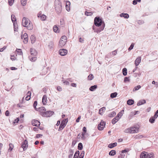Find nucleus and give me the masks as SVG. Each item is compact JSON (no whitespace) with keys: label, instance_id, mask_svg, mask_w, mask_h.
Masks as SVG:
<instances>
[{"label":"nucleus","instance_id":"a878e982","mask_svg":"<svg viewBox=\"0 0 158 158\" xmlns=\"http://www.w3.org/2000/svg\"><path fill=\"white\" fill-rule=\"evenodd\" d=\"M35 37L34 35H32L31 36V40L32 44H33L35 42Z\"/></svg>","mask_w":158,"mask_h":158},{"label":"nucleus","instance_id":"423d86ee","mask_svg":"<svg viewBox=\"0 0 158 158\" xmlns=\"http://www.w3.org/2000/svg\"><path fill=\"white\" fill-rule=\"evenodd\" d=\"M68 121V118L64 119L61 122L58 129V131L62 130L66 126Z\"/></svg>","mask_w":158,"mask_h":158},{"label":"nucleus","instance_id":"13d9d810","mask_svg":"<svg viewBox=\"0 0 158 158\" xmlns=\"http://www.w3.org/2000/svg\"><path fill=\"white\" fill-rule=\"evenodd\" d=\"M94 76L93 75L91 74H89V80H92L94 78Z\"/></svg>","mask_w":158,"mask_h":158},{"label":"nucleus","instance_id":"4d7b16f0","mask_svg":"<svg viewBox=\"0 0 158 158\" xmlns=\"http://www.w3.org/2000/svg\"><path fill=\"white\" fill-rule=\"evenodd\" d=\"M84 156V151H82L80 155L79 156L81 157H83V158Z\"/></svg>","mask_w":158,"mask_h":158},{"label":"nucleus","instance_id":"bb28decb","mask_svg":"<svg viewBox=\"0 0 158 158\" xmlns=\"http://www.w3.org/2000/svg\"><path fill=\"white\" fill-rule=\"evenodd\" d=\"M97 88V86L95 85L93 86H91L89 88V90L91 91H94Z\"/></svg>","mask_w":158,"mask_h":158},{"label":"nucleus","instance_id":"bf43d9fd","mask_svg":"<svg viewBox=\"0 0 158 158\" xmlns=\"http://www.w3.org/2000/svg\"><path fill=\"white\" fill-rule=\"evenodd\" d=\"M57 90L59 91H61L62 90V88L61 87H60V86H58L57 87Z\"/></svg>","mask_w":158,"mask_h":158},{"label":"nucleus","instance_id":"ea45409f","mask_svg":"<svg viewBox=\"0 0 158 158\" xmlns=\"http://www.w3.org/2000/svg\"><path fill=\"white\" fill-rule=\"evenodd\" d=\"M117 93L116 92L112 93L110 94V97L112 98H113L117 96Z\"/></svg>","mask_w":158,"mask_h":158},{"label":"nucleus","instance_id":"8fccbe9b","mask_svg":"<svg viewBox=\"0 0 158 158\" xmlns=\"http://www.w3.org/2000/svg\"><path fill=\"white\" fill-rule=\"evenodd\" d=\"M60 25H61L62 26L64 25V20L63 19H60Z\"/></svg>","mask_w":158,"mask_h":158},{"label":"nucleus","instance_id":"7ed1b4c3","mask_svg":"<svg viewBox=\"0 0 158 158\" xmlns=\"http://www.w3.org/2000/svg\"><path fill=\"white\" fill-rule=\"evenodd\" d=\"M55 9L57 14H60L62 11V6L61 3L59 0H56L55 1Z\"/></svg>","mask_w":158,"mask_h":158},{"label":"nucleus","instance_id":"ddd939ff","mask_svg":"<svg viewBox=\"0 0 158 158\" xmlns=\"http://www.w3.org/2000/svg\"><path fill=\"white\" fill-rule=\"evenodd\" d=\"M131 133H136L137 132L139 131V128L137 127H130Z\"/></svg>","mask_w":158,"mask_h":158},{"label":"nucleus","instance_id":"473e14b6","mask_svg":"<svg viewBox=\"0 0 158 158\" xmlns=\"http://www.w3.org/2000/svg\"><path fill=\"white\" fill-rule=\"evenodd\" d=\"M11 19L12 22L14 24L15 22L16 21V19L15 18V15H11Z\"/></svg>","mask_w":158,"mask_h":158},{"label":"nucleus","instance_id":"a18cd8bd","mask_svg":"<svg viewBox=\"0 0 158 158\" xmlns=\"http://www.w3.org/2000/svg\"><path fill=\"white\" fill-rule=\"evenodd\" d=\"M104 28V26H102L100 28L98 29L97 30V33L100 32L102 31L103 30Z\"/></svg>","mask_w":158,"mask_h":158},{"label":"nucleus","instance_id":"58836bf2","mask_svg":"<svg viewBox=\"0 0 158 158\" xmlns=\"http://www.w3.org/2000/svg\"><path fill=\"white\" fill-rule=\"evenodd\" d=\"M46 16L44 15H42L40 16V19L42 21H44L46 20Z\"/></svg>","mask_w":158,"mask_h":158},{"label":"nucleus","instance_id":"2f4dec72","mask_svg":"<svg viewBox=\"0 0 158 158\" xmlns=\"http://www.w3.org/2000/svg\"><path fill=\"white\" fill-rule=\"evenodd\" d=\"M124 112V110H123L119 112L116 116L119 118V119L122 117L123 115V113Z\"/></svg>","mask_w":158,"mask_h":158},{"label":"nucleus","instance_id":"b1692460","mask_svg":"<svg viewBox=\"0 0 158 158\" xmlns=\"http://www.w3.org/2000/svg\"><path fill=\"white\" fill-rule=\"evenodd\" d=\"M47 96L45 95H44L42 98V102L43 104L45 105L47 103Z\"/></svg>","mask_w":158,"mask_h":158},{"label":"nucleus","instance_id":"f704fd0d","mask_svg":"<svg viewBox=\"0 0 158 158\" xmlns=\"http://www.w3.org/2000/svg\"><path fill=\"white\" fill-rule=\"evenodd\" d=\"M54 46V43L52 41L50 42L48 45V46L49 48H52Z\"/></svg>","mask_w":158,"mask_h":158},{"label":"nucleus","instance_id":"864d4df0","mask_svg":"<svg viewBox=\"0 0 158 158\" xmlns=\"http://www.w3.org/2000/svg\"><path fill=\"white\" fill-rule=\"evenodd\" d=\"M9 149L11 151L13 148V145L11 143H10L9 144Z\"/></svg>","mask_w":158,"mask_h":158},{"label":"nucleus","instance_id":"a19ab883","mask_svg":"<svg viewBox=\"0 0 158 158\" xmlns=\"http://www.w3.org/2000/svg\"><path fill=\"white\" fill-rule=\"evenodd\" d=\"M123 73L124 76L127 75V69L126 68H124L123 69Z\"/></svg>","mask_w":158,"mask_h":158},{"label":"nucleus","instance_id":"338daca9","mask_svg":"<svg viewBox=\"0 0 158 158\" xmlns=\"http://www.w3.org/2000/svg\"><path fill=\"white\" fill-rule=\"evenodd\" d=\"M9 112L8 110H7L5 112V115L6 116H9Z\"/></svg>","mask_w":158,"mask_h":158},{"label":"nucleus","instance_id":"2eb2a0df","mask_svg":"<svg viewBox=\"0 0 158 158\" xmlns=\"http://www.w3.org/2000/svg\"><path fill=\"white\" fill-rule=\"evenodd\" d=\"M67 42V40H60L59 42V46L61 47H62L64 46Z\"/></svg>","mask_w":158,"mask_h":158},{"label":"nucleus","instance_id":"aec40b11","mask_svg":"<svg viewBox=\"0 0 158 158\" xmlns=\"http://www.w3.org/2000/svg\"><path fill=\"white\" fill-rule=\"evenodd\" d=\"M117 145V143L116 142L114 143H111L109 144L108 146V147L110 148H112L116 146Z\"/></svg>","mask_w":158,"mask_h":158},{"label":"nucleus","instance_id":"c756f323","mask_svg":"<svg viewBox=\"0 0 158 158\" xmlns=\"http://www.w3.org/2000/svg\"><path fill=\"white\" fill-rule=\"evenodd\" d=\"M79 151H77L75 153L73 158H78V156L79 155Z\"/></svg>","mask_w":158,"mask_h":158},{"label":"nucleus","instance_id":"3c124183","mask_svg":"<svg viewBox=\"0 0 158 158\" xmlns=\"http://www.w3.org/2000/svg\"><path fill=\"white\" fill-rule=\"evenodd\" d=\"M125 156V155L123 153L121 152L120 155L118 156V158H123Z\"/></svg>","mask_w":158,"mask_h":158},{"label":"nucleus","instance_id":"f8f14e48","mask_svg":"<svg viewBox=\"0 0 158 158\" xmlns=\"http://www.w3.org/2000/svg\"><path fill=\"white\" fill-rule=\"evenodd\" d=\"M59 54L62 56H64L67 53V51L65 49H61L59 50Z\"/></svg>","mask_w":158,"mask_h":158},{"label":"nucleus","instance_id":"5701e85b","mask_svg":"<svg viewBox=\"0 0 158 158\" xmlns=\"http://www.w3.org/2000/svg\"><path fill=\"white\" fill-rule=\"evenodd\" d=\"M69 158H72L73 154V150L72 149H70L69 151Z\"/></svg>","mask_w":158,"mask_h":158},{"label":"nucleus","instance_id":"09e8293b","mask_svg":"<svg viewBox=\"0 0 158 158\" xmlns=\"http://www.w3.org/2000/svg\"><path fill=\"white\" fill-rule=\"evenodd\" d=\"M14 1V0H8L9 5L10 6H12L13 4Z\"/></svg>","mask_w":158,"mask_h":158},{"label":"nucleus","instance_id":"c9c22d12","mask_svg":"<svg viewBox=\"0 0 158 158\" xmlns=\"http://www.w3.org/2000/svg\"><path fill=\"white\" fill-rule=\"evenodd\" d=\"M141 86L140 85H138L135 86L133 89V91H135L138 90L141 88Z\"/></svg>","mask_w":158,"mask_h":158},{"label":"nucleus","instance_id":"dca6fc26","mask_svg":"<svg viewBox=\"0 0 158 158\" xmlns=\"http://www.w3.org/2000/svg\"><path fill=\"white\" fill-rule=\"evenodd\" d=\"M141 60V58L140 57H137L135 61V64L136 66H138L140 63Z\"/></svg>","mask_w":158,"mask_h":158},{"label":"nucleus","instance_id":"79ce46f5","mask_svg":"<svg viewBox=\"0 0 158 158\" xmlns=\"http://www.w3.org/2000/svg\"><path fill=\"white\" fill-rule=\"evenodd\" d=\"M16 51L18 55H22L23 54L22 52V51L21 49H17L16 50Z\"/></svg>","mask_w":158,"mask_h":158},{"label":"nucleus","instance_id":"6ab92c4d","mask_svg":"<svg viewBox=\"0 0 158 158\" xmlns=\"http://www.w3.org/2000/svg\"><path fill=\"white\" fill-rule=\"evenodd\" d=\"M121 17H123L124 18L128 19L129 17V15L128 14L123 13L120 15Z\"/></svg>","mask_w":158,"mask_h":158},{"label":"nucleus","instance_id":"c85d7f7f","mask_svg":"<svg viewBox=\"0 0 158 158\" xmlns=\"http://www.w3.org/2000/svg\"><path fill=\"white\" fill-rule=\"evenodd\" d=\"M116 114V113L115 112L113 111L112 112H111L110 113L108 114V116L109 117H113L114 116H115V115Z\"/></svg>","mask_w":158,"mask_h":158},{"label":"nucleus","instance_id":"20e7f679","mask_svg":"<svg viewBox=\"0 0 158 158\" xmlns=\"http://www.w3.org/2000/svg\"><path fill=\"white\" fill-rule=\"evenodd\" d=\"M153 153H148L145 152H143L140 155V158H154Z\"/></svg>","mask_w":158,"mask_h":158},{"label":"nucleus","instance_id":"4be33fe9","mask_svg":"<svg viewBox=\"0 0 158 158\" xmlns=\"http://www.w3.org/2000/svg\"><path fill=\"white\" fill-rule=\"evenodd\" d=\"M119 119L118 117L116 116L112 119V123L113 124H115Z\"/></svg>","mask_w":158,"mask_h":158},{"label":"nucleus","instance_id":"6e6d98bb","mask_svg":"<svg viewBox=\"0 0 158 158\" xmlns=\"http://www.w3.org/2000/svg\"><path fill=\"white\" fill-rule=\"evenodd\" d=\"M37 104V101H35L34 102L33 104V107L35 109L36 108V107Z\"/></svg>","mask_w":158,"mask_h":158},{"label":"nucleus","instance_id":"e2e57ef3","mask_svg":"<svg viewBox=\"0 0 158 158\" xmlns=\"http://www.w3.org/2000/svg\"><path fill=\"white\" fill-rule=\"evenodd\" d=\"M10 59L12 60H15V57L14 56H11Z\"/></svg>","mask_w":158,"mask_h":158},{"label":"nucleus","instance_id":"72a5a7b5","mask_svg":"<svg viewBox=\"0 0 158 158\" xmlns=\"http://www.w3.org/2000/svg\"><path fill=\"white\" fill-rule=\"evenodd\" d=\"M116 152L114 150H112L109 152V155L110 156H114L116 154Z\"/></svg>","mask_w":158,"mask_h":158},{"label":"nucleus","instance_id":"4c0bfd02","mask_svg":"<svg viewBox=\"0 0 158 158\" xmlns=\"http://www.w3.org/2000/svg\"><path fill=\"white\" fill-rule=\"evenodd\" d=\"M156 118L154 116L152 117L149 119V122L151 123H154Z\"/></svg>","mask_w":158,"mask_h":158},{"label":"nucleus","instance_id":"de8ad7c7","mask_svg":"<svg viewBox=\"0 0 158 158\" xmlns=\"http://www.w3.org/2000/svg\"><path fill=\"white\" fill-rule=\"evenodd\" d=\"M134 46V44L132 43L131 44L129 48L128 49V50L129 51H131V50H132Z\"/></svg>","mask_w":158,"mask_h":158},{"label":"nucleus","instance_id":"052dcab7","mask_svg":"<svg viewBox=\"0 0 158 158\" xmlns=\"http://www.w3.org/2000/svg\"><path fill=\"white\" fill-rule=\"evenodd\" d=\"M130 81V80L129 78L127 77H125L124 79V82H126L127 81Z\"/></svg>","mask_w":158,"mask_h":158},{"label":"nucleus","instance_id":"f3484780","mask_svg":"<svg viewBox=\"0 0 158 158\" xmlns=\"http://www.w3.org/2000/svg\"><path fill=\"white\" fill-rule=\"evenodd\" d=\"M106 108L104 107H103L101 109H100L99 110V114L101 115H102L103 114L105 111L106 110Z\"/></svg>","mask_w":158,"mask_h":158},{"label":"nucleus","instance_id":"6e6552de","mask_svg":"<svg viewBox=\"0 0 158 158\" xmlns=\"http://www.w3.org/2000/svg\"><path fill=\"white\" fill-rule=\"evenodd\" d=\"M105 122L103 120H102L98 125V129L99 130H102L105 127Z\"/></svg>","mask_w":158,"mask_h":158},{"label":"nucleus","instance_id":"c03bdc74","mask_svg":"<svg viewBox=\"0 0 158 158\" xmlns=\"http://www.w3.org/2000/svg\"><path fill=\"white\" fill-rule=\"evenodd\" d=\"M21 2L22 5L23 6L26 5V0H21Z\"/></svg>","mask_w":158,"mask_h":158},{"label":"nucleus","instance_id":"f03ea898","mask_svg":"<svg viewBox=\"0 0 158 158\" xmlns=\"http://www.w3.org/2000/svg\"><path fill=\"white\" fill-rule=\"evenodd\" d=\"M30 51L31 55L29 56V59L32 62H35L37 59L36 56L37 55V52L34 49L32 48H31Z\"/></svg>","mask_w":158,"mask_h":158},{"label":"nucleus","instance_id":"7c9ffc66","mask_svg":"<svg viewBox=\"0 0 158 158\" xmlns=\"http://www.w3.org/2000/svg\"><path fill=\"white\" fill-rule=\"evenodd\" d=\"M53 30L54 32L56 33H59V31L58 30V27L56 25H55L53 27Z\"/></svg>","mask_w":158,"mask_h":158},{"label":"nucleus","instance_id":"0e129e2a","mask_svg":"<svg viewBox=\"0 0 158 158\" xmlns=\"http://www.w3.org/2000/svg\"><path fill=\"white\" fill-rule=\"evenodd\" d=\"M113 55L114 56L117 53V51L116 50H115L112 52Z\"/></svg>","mask_w":158,"mask_h":158},{"label":"nucleus","instance_id":"393cba45","mask_svg":"<svg viewBox=\"0 0 158 158\" xmlns=\"http://www.w3.org/2000/svg\"><path fill=\"white\" fill-rule=\"evenodd\" d=\"M145 103H146V101L144 99L142 100L139 101L137 103V105L138 106H139Z\"/></svg>","mask_w":158,"mask_h":158},{"label":"nucleus","instance_id":"37998d69","mask_svg":"<svg viewBox=\"0 0 158 158\" xmlns=\"http://www.w3.org/2000/svg\"><path fill=\"white\" fill-rule=\"evenodd\" d=\"M124 132L126 133H131V130L130 128L126 129L124 131Z\"/></svg>","mask_w":158,"mask_h":158},{"label":"nucleus","instance_id":"774afa93","mask_svg":"<svg viewBox=\"0 0 158 158\" xmlns=\"http://www.w3.org/2000/svg\"><path fill=\"white\" fill-rule=\"evenodd\" d=\"M43 136V135L40 134H38L36 135V137L37 138H40Z\"/></svg>","mask_w":158,"mask_h":158},{"label":"nucleus","instance_id":"69168bd1","mask_svg":"<svg viewBox=\"0 0 158 158\" xmlns=\"http://www.w3.org/2000/svg\"><path fill=\"white\" fill-rule=\"evenodd\" d=\"M31 98V97L29 96H27L25 98L26 100L27 101H28Z\"/></svg>","mask_w":158,"mask_h":158},{"label":"nucleus","instance_id":"9d476101","mask_svg":"<svg viewBox=\"0 0 158 158\" xmlns=\"http://www.w3.org/2000/svg\"><path fill=\"white\" fill-rule=\"evenodd\" d=\"M53 113V112L52 111H47L45 113H44L42 115L44 117H49L52 115Z\"/></svg>","mask_w":158,"mask_h":158},{"label":"nucleus","instance_id":"39448f33","mask_svg":"<svg viewBox=\"0 0 158 158\" xmlns=\"http://www.w3.org/2000/svg\"><path fill=\"white\" fill-rule=\"evenodd\" d=\"M82 130L83 131V132L81 134H79L77 136V138L78 139H80V138L82 139H85V135L86 133V128L85 127H83Z\"/></svg>","mask_w":158,"mask_h":158},{"label":"nucleus","instance_id":"4468645a","mask_svg":"<svg viewBox=\"0 0 158 158\" xmlns=\"http://www.w3.org/2000/svg\"><path fill=\"white\" fill-rule=\"evenodd\" d=\"M40 124V123L38 121L36 120H34L32 121V125L35 127L39 126Z\"/></svg>","mask_w":158,"mask_h":158},{"label":"nucleus","instance_id":"412c9836","mask_svg":"<svg viewBox=\"0 0 158 158\" xmlns=\"http://www.w3.org/2000/svg\"><path fill=\"white\" fill-rule=\"evenodd\" d=\"M39 110L40 113H41V115L43 114H44V113H45V112H46L45 108L43 107H41L40 108Z\"/></svg>","mask_w":158,"mask_h":158},{"label":"nucleus","instance_id":"680f3d73","mask_svg":"<svg viewBox=\"0 0 158 158\" xmlns=\"http://www.w3.org/2000/svg\"><path fill=\"white\" fill-rule=\"evenodd\" d=\"M60 40H67V37L65 35L61 37V38L60 39Z\"/></svg>","mask_w":158,"mask_h":158},{"label":"nucleus","instance_id":"5fc2aeb1","mask_svg":"<svg viewBox=\"0 0 158 158\" xmlns=\"http://www.w3.org/2000/svg\"><path fill=\"white\" fill-rule=\"evenodd\" d=\"M77 143L76 140H73L72 143V146L74 147Z\"/></svg>","mask_w":158,"mask_h":158},{"label":"nucleus","instance_id":"a211bd4d","mask_svg":"<svg viewBox=\"0 0 158 158\" xmlns=\"http://www.w3.org/2000/svg\"><path fill=\"white\" fill-rule=\"evenodd\" d=\"M70 2L69 1H67L66 3V10L68 11H69L70 10Z\"/></svg>","mask_w":158,"mask_h":158},{"label":"nucleus","instance_id":"603ef678","mask_svg":"<svg viewBox=\"0 0 158 158\" xmlns=\"http://www.w3.org/2000/svg\"><path fill=\"white\" fill-rule=\"evenodd\" d=\"M155 118H157L158 117V110H157L155 113V114L153 116Z\"/></svg>","mask_w":158,"mask_h":158},{"label":"nucleus","instance_id":"49530a36","mask_svg":"<svg viewBox=\"0 0 158 158\" xmlns=\"http://www.w3.org/2000/svg\"><path fill=\"white\" fill-rule=\"evenodd\" d=\"M141 0H134L133 1V4L135 5L137 4V2H140Z\"/></svg>","mask_w":158,"mask_h":158},{"label":"nucleus","instance_id":"cd10ccee","mask_svg":"<svg viewBox=\"0 0 158 158\" xmlns=\"http://www.w3.org/2000/svg\"><path fill=\"white\" fill-rule=\"evenodd\" d=\"M134 101L132 99H129L127 101V104L129 105H132L134 104Z\"/></svg>","mask_w":158,"mask_h":158},{"label":"nucleus","instance_id":"1a4fd4ad","mask_svg":"<svg viewBox=\"0 0 158 158\" xmlns=\"http://www.w3.org/2000/svg\"><path fill=\"white\" fill-rule=\"evenodd\" d=\"M21 38L23 40V42L26 44L28 42V35L26 33H25L23 35L21 36Z\"/></svg>","mask_w":158,"mask_h":158},{"label":"nucleus","instance_id":"0eeeda50","mask_svg":"<svg viewBox=\"0 0 158 158\" xmlns=\"http://www.w3.org/2000/svg\"><path fill=\"white\" fill-rule=\"evenodd\" d=\"M94 24L98 27L100 26L102 24V21L99 17H96L94 19Z\"/></svg>","mask_w":158,"mask_h":158},{"label":"nucleus","instance_id":"f257e3e1","mask_svg":"<svg viewBox=\"0 0 158 158\" xmlns=\"http://www.w3.org/2000/svg\"><path fill=\"white\" fill-rule=\"evenodd\" d=\"M22 24L24 27H26L28 30H31L33 28L32 23L28 19L23 17L22 21Z\"/></svg>","mask_w":158,"mask_h":158},{"label":"nucleus","instance_id":"e433bc0d","mask_svg":"<svg viewBox=\"0 0 158 158\" xmlns=\"http://www.w3.org/2000/svg\"><path fill=\"white\" fill-rule=\"evenodd\" d=\"M83 148L82 144L81 143H78V149L79 150H81Z\"/></svg>","mask_w":158,"mask_h":158},{"label":"nucleus","instance_id":"9b49d317","mask_svg":"<svg viewBox=\"0 0 158 158\" xmlns=\"http://www.w3.org/2000/svg\"><path fill=\"white\" fill-rule=\"evenodd\" d=\"M28 146V142L26 140H25L22 142V147L23 148L24 151L27 149Z\"/></svg>","mask_w":158,"mask_h":158}]
</instances>
